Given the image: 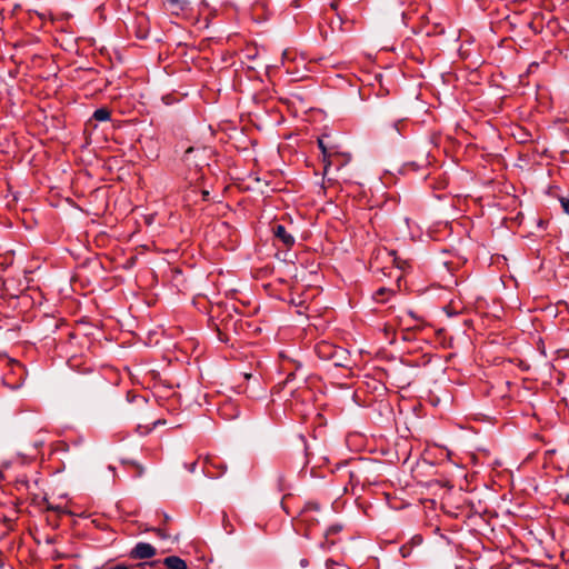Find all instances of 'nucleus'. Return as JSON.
I'll list each match as a JSON object with an SVG mask.
<instances>
[{
	"instance_id": "f257e3e1",
	"label": "nucleus",
	"mask_w": 569,
	"mask_h": 569,
	"mask_svg": "<svg viewBox=\"0 0 569 569\" xmlns=\"http://www.w3.org/2000/svg\"><path fill=\"white\" fill-rule=\"evenodd\" d=\"M316 353L322 360H335L337 356H343L347 351L327 341H320L315 347Z\"/></svg>"
},
{
	"instance_id": "1a4fd4ad",
	"label": "nucleus",
	"mask_w": 569,
	"mask_h": 569,
	"mask_svg": "<svg viewBox=\"0 0 569 569\" xmlns=\"http://www.w3.org/2000/svg\"><path fill=\"white\" fill-rule=\"evenodd\" d=\"M401 122H402L401 120H399V121H395V122H392V123L388 124V126H387V128H386V130H387L388 132L393 131V132H396V133L400 134V132H401V131H400V124H401Z\"/></svg>"
},
{
	"instance_id": "423d86ee",
	"label": "nucleus",
	"mask_w": 569,
	"mask_h": 569,
	"mask_svg": "<svg viewBox=\"0 0 569 569\" xmlns=\"http://www.w3.org/2000/svg\"><path fill=\"white\" fill-rule=\"evenodd\" d=\"M166 3L173 13L184 10L189 4L186 0H166Z\"/></svg>"
},
{
	"instance_id": "4468645a",
	"label": "nucleus",
	"mask_w": 569,
	"mask_h": 569,
	"mask_svg": "<svg viewBox=\"0 0 569 569\" xmlns=\"http://www.w3.org/2000/svg\"><path fill=\"white\" fill-rule=\"evenodd\" d=\"M346 358V353L343 356H337L335 358L333 363L335 366H343L342 360Z\"/></svg>"
},
{
	"instance_id": "39448f33",
	"label": "nucleus",
	"mask_w": 569,
	"mask_h": 569,
	"mask_svg": "<svg viewBox=\"0 0 569 569\" xmlns=\"http://www.w3.org/2000/svg\"><path fill=\"white\" fill-rule=\"evenodd\" d=\"M331 8L337 12V28L339 30H342V24L348 22L349 18L346 14L338 11V4L336 2L331 3ZM331 28H336V21H331Z\"/></svg>"
},
{
	"instance_id": "9b49d317",
	"label": "nucleus",
	"mask_w": 569,
	"mask_h": 569,
	"mask_svg": "<svg viewBox=\"0 0 569 569\" xmlns=\"http://www.w3.org/2000/svg\"><path fill=\"white\" fill-rule=\"evenodd\" d=\"M102 569H129V566L126 563H117L111 567H103Z\"/></svg>"
},
{
	"instance_id": "9d476101",
	"label": "nucleus",
	"mask_w": 569,
	"mask_h": 569,
	"mask_svg": "<svg viewBox=\"0 0 569 569\" xmlns=\"http://www.w3.org/2000/svg\"><path fill=\"white\" fill-rule=\"evenodd\" d=\"M391 254L393 256V262L397 266V268L399 269H405V264H406V261H401L395 252H391Z\"/></svg>"
},
{
	"instance_id": "aec40b11",
	"label": "nucleus",
	"mask_w": 569,
	"mask_h": 569,
	"mask_svg": "<svg viewBox=\"0 0 569 569\" xmlns=\"http://www.w3.org/2000/svg\"><path fill=\"white\" fill-rule=\"evenodd\" d=\"M292 377H293V373L288 375L287 381H290L292 379Z\"/></svg>"
},
{
	"instance_id": "2eb2a0df",
	"label": "nucleus",
	"mask_w": 569,
	"mask_h": 569,
	"mask_svg": "<svg viewBox=\"0 0 569 569\" xmlns=\"http://www.w3.org/2000/svg\"><path fill=\"white\" fill-rule=\"evenodd\" d=\"M340 530H341L340 526H332L327 530L326 535L328 536L331 533H336V532H339Z\"/></svg>"
},
{
	"instance_id": "6e6552de",
	"label": "nucleus",
	"mask_w": 569,
	"mask_h": 569,
	"mask_svg": "<svg viewBox=\"0 0 569 569\" xmlns=\"http://www.w3.org/2000/svg\"><path fill=\"white\" fill-rule=\"evenodd\" d=\"M319 510V506L318 503H315V502H310L306 506V508L303 509V511L301 512V517L303 520H307L308 519V513L310 511H318Z\"/></svg>"
},
{
	"instance_id": "20e7f679",
	"label": "nucleus",
	"mask_w": 569,
	"mask_h": 569,
	"mask_svg": "<svg viewBox=\"0 0 569 569\" xmlns=\"http://www.w3.org/2000/svg\"><path fill=\"white\" fill-rule=\"evenodd\" d=\"M163 563L168 569H187L186 561L178 556L164 558Z\"/></svg>"
},
{
	"instance_id": "f03ea898",
	"label": "nucleus",
	"mask_w": 569,
	"mask_h": 569,
	"mask_svg": "<svg viewBox=\"0 0 569 569\" xmlns=\"http://www.w3.org/2000/svg\"><path fill=\"white\" fill-rule=\"evenodd\" d=\"M156 548L148 542H138L130 551V558L142 560L152 558L156 555Z\"/></svg>"
},
{
	"instance_id": "a211bd4d",
	"label": "nucleus",
	"mask_w": 569,
	"mask_h": 569,
	"mask_svg": "<svg viewBox=\"0 0 569 569\" xmlns=\"http://www.w3.org/2000/svg\"><path fill=\"white\" fill-rule=\"evenodd\" d=\"M196 467H197V462L194 461V462H192V463H190V465H189L188 470H189L190 472H194V471H196Z\"/></svg>"
},
{
	"instance_id": "dca6fc26",
	"label": "nucleus",
	"mask_w": 569,
	"mask_h": 569,
	"mask_svg": "<svg viewBox=\"0 0 569 569\" xmlns=\"http://www.w3.org/2000/svg\"><path fill=\"white\" fill-rule=\"evenodd\" d=\"M318 146H319L320 150L322 151L323 156H326L327 154V149H326V146H325L322 139L318 140Z\"/></svg>"
},
{
	"instance_id": "f3484780",
	"label": "nucleus",
	"mask_w": 569,
	"mask_h": 569,
	"mask_svg": "<svg viewBox=\"0 0 569 569\" xmlns=\"http://www.w3.org/2000/svg\"><path fill=\"white\" fill-rule=\"evenodd\" d=\"M337 563L333 561V560H327L326 561V567L327 569H333V567L336 566Z\"/></svg>"
},
{
	"instance_id": "6ab92c4d",
	"label": "nucleus",
	"mask_w": 569,
	"mask_h": 569,
	"mask_svg": "<svg viewBox=\"0 0 569 569\" xmlns=\"http://www.w3.org/2000/svg\"><path fill=\"white\" fill-rule=\"evenodd\" d=\"M300 566H301L302 568L307 567V566H308V560H307V559H302V560L300 561Z\"/></svg>"
},
{
	"instance_id": "ddd939ff",
	"label": "nucleus",
	"mask_w": 569,
	"mask_h": 569,
	"mask_svg": "<svg viewBox=\"0 0 569 569\" xmlns=\"http://www.w3.org/2000/svg\"><path fill=\"white\" fill-rule=\"evenodd\" d=\"M154 531H156L157 536L161 539L169 538V535L166 531H163L162 529H154Z\"/></svg>"
},
{
	"instance_id": "f8f14e48",
	"label": "nucleus",
	"mask_w": 569,
	"mask_h": 569,
	"mask_svg": "<svg viewBox=\"0 0 569 569\" xmlns=\"http://www.w3.org/2000/svg\"><path fill=\"white\" fill-rule=\"evenodd\" d=\"M560 202H561V207L563 208L565 212L569 213V199L561 198Z\"/></svg>"
},
{
	"instance_id": "7ed1b4c3",
	"label": "nucleus",
	"mask_w": 569,
	"mask_h": 569,
	"mask_svg": "<svg viewBox=\"0 0 569 569\" xmlns=\"http://www.w3.org/2000/svg\"><path fill=\"white\" fill-rule=\"evenodd\" d=\"M273 234L288 248L295 244V237L291 233H289L282 224H277L273 228Z\"/></svg>"
},
{
	"instance_id": "0eeeda50",
	"label": "nucleus",
	"mask_w": 569,
	"mask_h": 569,
	"mask_svg": "<svg viewBox=\"0 0 569 569\" xmlns=\"http://www.w3.org/2000/svg\"><path fill=\"white\" fill-rule=\"evenodd\" d=\"M92 118L99 122L107 121L110 119V111L106 108L97 109L93 112Z\"/></svg>"
}]
</instances>
